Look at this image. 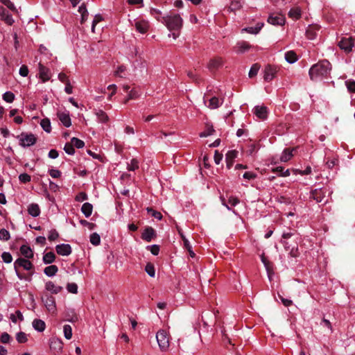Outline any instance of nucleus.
<instances>
[{
    "label": "nucleus",
    "instance_id": "nucleus-41",
    "mask_svg": "<svg viewBox=\"0 0 355 355\" xmlns=\"http://www.w3.org/2000/svg\"><path fill=\"white\" fill-rule=\"evenodd\" d=\"M128 171H134L139 168V162L136 159H132L130 164H128L127 167Z\"/></svg>",
    "mask_w": 355,
    "mask_h": 355
},
{
    "label": "nucleus",
    "instance_id": "nucleus-26",
    "mask_svg": "<svg viewBox=\"0 0 355 355\" xmlns=\"http://www.w3.org/2000/svg\"><path fill=\"white\" fill-rule=\"evenodd\" d=\"M293 235H294V233L291 232H284L282 234L281 243L283 244V245L284 246V248L287 251H288V250L290 249V245L288 244V242L286 241V239L291 238Z\"/></svg>",
    "mask_w": 355,
    "mask_h": 355
},
{
    "label": "nucleus",
    "instance_id": "nucleus-3",
    "mask_svg": "<svg viewBox=\"0 0 355 355\" xmlns=\"http://www.w3.org/2000/svg\"><path fill=\"white\" fill-rule=\"evenodd\" d=\"M19 267H22L26 270H31L34 268L33 263L27 259L18 258L14 263V268L20 279H26V277L19 272Z\"/></svg>",
    "mask_w": 355,
    "mask_h": 355
},
{
    "label": "nucleus",
    "instance_id": "nucleus-23",
    "mask_svg": "<svg viewBox=\"0 0 355 355\" xmlns=\"http://www.w3.org/2000/svg\"><path fill=\"white\" fill-rule=\"evenodd\" d=\"M93 210V206L89 202H85L81 207V211L85 216L86 218H88L91 216Z\"/></svg>",
    "mask_w": 355,
    "mask_h": 355
},
{
    "label": "nucleus",
    "instance_id": "nucleus-62",
    "mask_svg": "<svg viewBox=\"0 0 355 355\" xmlns=\"http://www.w3.org/2000/svg\"><path fill=\"white\" fill-rule=\"evenodd\" d=\"M241 7V4L240 1H234L232 2L230 8L231 9L232 11H234V10L239 9Z\"/></svg>",
    "mask_w": 355,
    "mask_h": 355
},
{
    "label": "nucleus",
    "instance_id": "nucleus-4",
    "mask_svg": "<svg viewBox=\"0 0 355 355\" xmlns=\"http://www.w3.org/2000/svg\"><path fill=\"white\" fill-rule=\"evenodd\" d=\"M17 138L19 139L20 146L23 147H29L37 141V137L32 133L22 132Z\"/></svg>",
    "mask_w": 355,
    "mask_h": 355
},
{
    "label": "nucleus",
    "instance_id": "nucleus-58",
    "mask_svg": "<svg viewBox=\"0 0 355 355\" xmlns=\"http://www.w3.org/2000/svg\"><path fill=\"white\" fill-rule=\"evenodd\" d=\"M10 336L6 333V332H3L1 335V337H0V340L2 343H8L10 342Z\"/></svg>",
    "mask_w": 355,
    "mask_h": 355
},
{
    "label": "nucleus",
    "instance_id": "nucleus-24",
    "mask_svg": "<svg viewBox=\"0 0 355 355\" xmlns=\"http://www.w3.org/2000/svg\"><path fill=\"white\" fill-rule=\"evenodd\" d=\"M58 115L60 121L65 127H69L71 125V119L68 114L62 112L58 113Z\"/></svg>",
    "mask_w": 355,
    "mask_h": 355
},
{
    "label": "nucleus",
    "instance_id": "nucleus-34",
    "mask_svg": "<svg viewBox=\"0 0 355 355\" xmlns=\"http://www.w3.org/2000/svg\"><path fill=\"white\" fill-rule=\"evenodd\" d=\"M145 271L151 277H154L155 275V270L154 265L152 263H148L145 267Z\"/></svg>",
    "mask_w": 355,
    "mask_h": 355
},
{
    "label": "nucleus",
    "instance_id": "nucleus-50",
    "mask_svg": "<svg viewBox=\"0 0 355 355\" xmlns=\"http://www.w3.org/2000/svg\"><path fill=\"white\" fill-rule=\"evenodd\" d=\"M67 288V291L71 293L76 294L78 292V286L75 283H68Z\"/></svg>",
    "mask_w": 355,
    "mask_h": 355
},
{
    "label": "nucleus",
    "instance_id": "nucleus-36",
    "mask_svg": "<svg viewBox=\"0 0 355 355\" xmlns=\"http://www.w3.org/2000/svg\"><path fill=\"white\" fill-rule=\"evenodd\" d=\"M90 242L94 245H98L101 243V237L98 234L94 232L90 236Z\"/></svg>",
    "mask_w": 355,
    "mask_h": 355
},
{
    "label": "nucleus",
    "instance_id": "nucleus-48",
    "mask_svg": "<svg viewBox=\"0 0 355 355\" xmlns=\"http://www.w3.org/2000/svg\"><path fill=\"white\" fill-rule=\"evenodd\" d=\"M3 261L6 263H10L12 261V257L10 252H4L1 255Z\"/></svg>",
    "mask_w": 355,
    "mask_h": 355
},
{
    "label": "nucleus",
    "instance_id": "nucleus-7",
    "mask_svg": "<svg viewBox=\"0 0 355 355\" xmlns=\"http://www.w3.org/2000/svg\"><path fill=\"white\" fill-rule=\"evenodd\" d=\"M277 72V69L276 67L268 64L264 69V80L267 82L271 81L275 78Z\"/></svg>",
    "mask_w": 355,
    "mask_h": 355
},
{
    "label": "nucleus",
    "instance_id": "nucleus-13",
    "mask_svg": "<svg viewBox=\"0 0 355 355\" xmlns=\"http://www.w3.org/2000/svg\"><path fill=\"white\" fill-rule=\"evenodd\" d=\"M223 65V60L221 58H215L210 60L207 67L211 72H214Z\"/></svg>",
    "mask_w": 355,
    "mask_h": 355
},
{
    "label": "nucleus",
    "instance_id": "nucleus-43",
    "mask_svg": "<svg viewBox=\"0 0 355 355\" xmlns=\"http://www.w3.org/2000/svg\"><path fill=\"white\" fill-rule=\"evenodd\" d=\"M326 165L329 168H334L336 165L338 164V160L336 158L330 159L329 157L325 158Z\"/></svg>",
    "mask_w": 355,
    "mask_h": 355
},
{
    "label": "nucleus",
    "instance_id": "nucleus-6",
    "mask_svg": "<svg viewBox=\"0 0 355 355\" xmlns=\"http://www.w3.org/2000/svg\"><path fill=\"white\" fill-rule=\"evenodd\" d=\"M42 301L49 312H54L55 311V300L52 295L44 293L42 296Z\"/></svg>",
    "mask_w": 355,
    "mask_h": 355
},
{
    "label": "nucleus",
    "instance_id": "nucleus-22",
    "mask_svg": "<svg viewBox=\"0 0 355 355\" xmlns=\"http://www.w3.org/2000/svg\"><path fill=\"white\" fill-rule=\"evenodd\" d=\"M20 252L26 259H31L34 255L31 248L26 245H22L21 246Z\"/></svg>",
    "mask_w": 355,
    "mask_h": 355
},
{
    "label": "nucleus",
    "instance_id": "nucleus-64",
    "mask_svg": "<svg viewBox=\"0 0 355 355\" xmlns=\"http://www.w3.org/2000/svg\"><path fill=\"white\" fill-rule=\"evenodd\" d=\"M223 159V154L220 153L218 150L215 151L214 153V162L216 164H219Z\"/></svg>",
    "mask_w": 355,
    "mask_h": 355
},
{
    "label": "nucleus",
    "instance_id": "nucleus-33",
    "mask_svg": "<svg viewBox=\"0 0 355 355\" xmlns=\"http://www.w3.org/2000/svg\"><path fill=\"white\" fill-rule=\"evenodd\" d=\"M50 347L56 349L58 352L62 349V343L60 340H54L51 342Z\"/></svg>",
    "mask_w": 355,
    "mask_h": 355
},
{
    "label": "nucleus",
    "instance_id": "nucleus-60",
    "mask_svg": "<svg viewBox=\"0 0 355 355\" xmlns=\"http://www.w3.org/2000/svg\"><path fill=\"white\" fill-rule=\"evenodd\" d=\"M75 199L78 202H83L87 199V195L85 192H80L76 196Z\"/></svg>",
    "mask_w": 355,
    "mask_h": 355
},
{
    "label": "nucleus",
    "instance_id": "nucleus-12",
    "mask_svg": "<svg viewBox=\"0 0 355 355\" xmlns=\"http://www.w3.org/2000/svg\"><path fill=\"white\" fill-rule=\"evenodd\" d=\"M56 252L62 256H68L71 253V248L69 244H59L55 247Z\"/></svg>",
    "mask_w": 355,
    "mask_h": 355
},
{
    "label": "nucleus",
    "instance_id": "nucleus-52",
    "mask_svg": "<svg viewBox=\"0 0 355 355\" xmlns=\"http://www.w3.org/2000/svg\"><path fill=\"white\" fill-rule=\"evenodd\" d=\"M103 17L101 15H95L94 19V20L92 21V32H94V29H95V27H96V24L98 22L103 21Z\"/></svg>",
    "mask_w": 355,
    "mask_h": 355
},
{
    "label": "nucleus",
    "instance_id": "nucleus-61",
    "mask_svg": "<svg viewBox=\"0 0 355 355\" xmlns=\"http://www.w3.org/2000/svg\"><path fill=\"white\" fill-rule=\"evenodd\" d=\"M49 173L53 178H58L61 176V172L57 169H51Z\"/></svg>",
    "mask_w": 355,
    "mask_h": 355
},
{
    "label": "nucleus",
    "instance_id": "nucleus-20",
    "mask_svg": "<svg viewBox=\"0 0 355 355\" xmlns=\"http://www.w3.org/2000/svg\"><path fill=\"white\" fill-rule=\"evenodd\" d=\"M293 150H295V148H285L281 155L280 160L283 162H286L290 160L293 156Z\"/></svg>",
    "mask_w": 355,
    "mask_h": 355
},
{
    "label": "nucleus",
    "instance_id": "nucleus-27",
    "mask_svg": "<svg viewBox=\"0 0 355 355\" xmlns=\"http://www.w3.org/2000/svg\"><path fill=\"white\" fill-rule=\"evenodd\" d=\"M58 271V268L55 265H51L49 266L46 267L44 269V274L49 277L54 276L57 273Z\"/></svg>",
    "mask_w": 355,
    "mask_h": 355
},
{
    "label": "nucleus",
    "instance_id": "nucleus-53",
    "mask_svg": "<svg viewBox=\"0 0 355 355\" xmlns=\"http://www.w3.org/2000/svg\"><path fill=\"white\" fill-rule=\"evenodd\" d=\"M345 85L349 92H355V80H347Z\"/></svg>",
    "mask_w": 355,
    "mask_h": 355
},
{
    "label": "nucleus",
    "instance_id": "nucleus-45",
    "mask_svg": "<svg viewBox=\"0 0 355 355\" xmlns=\"http://www.w3.org/2000/svg\"><path fill=\"white\" fill-rule=\"evenodd\" d=\"M147 211L148 214H151L152 216H153L154 218H155L158 220H161L162 218V214L159 211L154 210L153 208L148 207Z\"/></svg>",
    "mask_w": 355,
    "mask_h": 355
},
{
    "label": "nucleus",
    "instance_id": "nucleus-11",
    "mask_svg": "<svg viewBox=\"0 0 355 355\" xmlns=\"http://www.w3.org/2000/svg\"><path fill=\"white\" fill-rule=\"evenodd\" d=\"M253 113L259 119L264 120L268 117V108L264 105H257L254 107Z\"/></svg>",
    "mask_w": 355,
    "mask_h": 355
},
{
    "label": "nucleus",
    "instance_id": "nucleus-19",
    "mask_svg": "<svg viewBox=\"0 0 355 355\" xmlns=\"http://www.w3.org/2000/svg\"><path fill=\"white\" fill-rule=\"evenodd\" d=\"M39 71L40 77L42 80V82H46L50 79V76L49 75V69L41 63L39 64Z\"/></svg>",
    "mask_w": 355,
    "mask_h": 355
},
{
    "label": "nucleus",
    "instance_id": "nucleus-54",
    "mask_svg": "<svg viewBox=\"0 0 355 355\" xmlns=\"http://www.w3.org/2000/svg\"><path fill=\"white\" fill-rule=\"evenodd\" d=\"M19 180L22 183H27V182H29L31 181V178L27 173H22V174L19 175Z\"/></svg>",
    "mask_w": 355,
    "mask_h": 355
},
{
    "label": "nucleus",
    "instance_id": "nucleus-39",
    "mask_svg": "<svg viewBox=\"0 0 355 355\" xmlns=\"http://www.w3.org/2000/svg\"><path fill=\"white\" fill-rule=\"evenodd\" d=\"M71 143L73 144V147H76L77 148H81L85 146L84 141L76 137H73L71 139Z\"/></svg>",
    "mask_w": 355,
    "mask_h": 355
},
{
    "label": "nucleus",
    "instance_id": "nucleus-42",
    "mask_svg": "<svg viewBox=\"0 0 355 355\" xmlns=\"http://www.w3.org/2000/svg\"><path fill=\"white\" fill-rule=\"evenodd\" d=\"M315 30H318V26H315V28H314V27H311V26H310V27L307 29V31H306V36H307V37H308L309 39H310V40H313V39H314V38H315V35H316V33H315Z\"/></svg>",
    "mask_w": 355,
    "mask_h": 355
},
{
    "label": "nucleus",
    "instance_id": "nucleus-47",
    "mask_svg": "<svg viewBox=\"0 0 355 355\" xmlns=\"http://www.w3.org/2000/svg\"><path fill=\"white\" fill-rule=\"evenodd\" d=\"M17 340L19 343H24L27 341L26 334L24 332H19L16 336Z\"/></svg>",
    "mask_w": 355,
    "mask_h": 355
},
{
    "label": "nucleus",
    "instance_id": "nucleus-18",
    "mask_svg": "<svg viewBox=\"0 0 355 355\" xmlns=\"http://www.w3.org/2000/svg\"><path fill=\"white\" fill-rule=\"evenodd\" d=\"M135 28L137 31L144 34L148 31L149 25L148 21L141 20L135 22Z\"/></svg>",
    "mask_w": 355,
    "mask_h": 355
},
{
    "label": "nucleus",
    "instance_id": "nucleus-32",
    "mask_svg": "<svg viewBox=\"0 0 355 355\" xmlns=\"http://www.w3.org/2000/svg\"><path fill=\"white\" fill-rule=\"evenodd\" d=\"M214 132H215V130L212 125H207L206 129L205 130V131H203L202 132H201L200 134V137H207L208 136L211 135Z\"/></svg>",
    "mask_w": 355,
    "mask_h": 355
},
{
    "label": "nucleus",
    "instance_id": "nucleus-30",
    "mask_svg": "<svg viewBox=\"0 0 355 355\" xmlns=\"http://www.w3.org/2000/svg\"><path fill=\"white\" fill-rule=\"evenodd\" d=\"M40 125L43 130L46 132H50L51 130V122L48 118H44L41 120Z\"/></svg>",
    "mask_w": 355,
    "mask_h": 355
},
{
    "label": "nucleus",
    "instance_id": "nucleus-37",
    "mask_svg": "<svg viewBox=\"0 0 355 355\" xmlns=\"http://www.w3.org/2000/svg\"><path fill=\"white\" fill-rule=\"evenodd\" d=\"M221 105L220 100L217 97H212L209 100V107L211 109H216L218 107Z\"/></svg>",
    "mask_w": 355,
    "mask_h": 355
},
{
    "label": "nucleus",
    "instance_id": "nucleus-49",
    "mask_svg": "<svg viewBox=\"0 0 355 355\" xmlns=\"http://www.w3.org/2000/svg\"><path fill=\"white\" fill-rule=\"evenodd\" d=\"M10 239V233L6 229L0 230V239L3 241H8Z\"/></svg>",
    "mask_w": 355,
    "mask_h": 355
},
{
    "label": "nucleus",
    "instance_id": "nucleus-44",
    "mask_svg": "<svg viewBox=\"0 0 355 355\" xmlns=\"http://www.w3.org/2000/svg\"><path fill=\"white\" fill-rule=\"evenodd\" d=\"M3 99L8 103H12L15 99V95L11 92H6L3 95Z\"/></svg>",
    "mask_w": 355,
    "mask_h": 355
},
{
    "label": "nucleus",
    "instance_id": "nucleus-46",
    "mask_svg": "<svg viewBox=\"0 0 355 355\" xmlns=\"http://www.w3.org/2000/svg\"><path fill=\"white\" fill-rule=\"evenodd\" d=\"M64 150L69 155H73L75 153L74 147L71 142H68L64 145Z\"/></svg>",
    "mask_w": 355,
    "mask_h": 355
},
{
    "label": "nucleus",
    "instance_id": "nucleus-14",
    "mask_svg": "<svg viewBox=\"0 0 355 355\" xmlns=\"http://www.w3.org/2000/svg\"><path fill=\"white\" fill-rule=\"evenodd\" d=\"M238 153H239L238 151L236 150H230L227 153L225 160H226V166H227V168L230 169L232 168L233 163H234V160L237 157Z\"/></svg>",
    "mask_w": 355,
    "mask_h": 355
},
{
    "label": "nucleus",
    "instance_id": "nucleus-25",
    "mask_svg": "<svg viewBox=\"0 0 355 355\" xmlns=\"http://www.w3.org/2000/svg\"><path fill=\"white\" fill-rule=\"evenodd\" d=\"M33 327L35 330L40 332H42L45 329L46 324L43 320L40 319H35L33 322Z\"/></svg>",
    "mask_w": 355,
    "mask_h": 355
},
{
    "label": "nucleus",
    "instance_id": "nucleus-2",
    "mask_svg": "<svg viewBox=\"0 0 355 355\" xmlns=\"http://www.w3.org/2000/svg\"><path fill=\"white\" fill-rule=\"evenodd\" d=\"M158 21L165 24L170 31H179L183 25V20L180 15L172 12L162 17V19H158Z\"/></svg>",
    "mask_w": 355,
    "mask_h": 355
},
{
    "label": "nucleus",
    "instance_id": "nucleus-8",
    "mask_svg": "<svg viewBox=\"0 0 355 355\" xmlns=\"http://www.w3.org/2000/svg\"><path fill=\"white\" fill-rule=\"evenodd\" d=\"M327 191L325 189H315L311 191V198L315 200L317 202H322L325 197Z\"/></svg>",
    "mask_w": 355,
    "mask_h": 355
},
{
    "label": "nucleus",
    "instance_id": "nucleus-5",
    "mask_svg": "<svg viewBox=\"0 0 355 355\" xmlns=\"http://www.w3.org/2000/svg\"><path fill=\"white\" fill-rule=\"evenodd\" d=\"M156 338L161 350L166 351L169 346V340L167 333L164 330H159L156 335Z\"/></svg>",
    "mask_w": 355,
    "mask_h": 355
},
{
    "label": "nucleus",
    "instance_id": "nucleus-1",
    "mask_svg": "<svg viewBox=\"0 0 355 355\" xmlns=\"http://www.w3.org/2000/svg\"><path fill=\"white\" fill-rule=\"evenodd\" d=\"M331 69V63L327 60H323L313 64L310 68L309 74L311 80L317 81L320 78L327 77Z\"/></svg>",
    "mask_w": 355,
    "mask_h": 355
},
{
    "label": "nucleus",
    "instance_id": "nucleus-35",
    "mask_svg": "<svg viewBox=\"0 0 355 355\" xmlns=\"http://www.w3.org/2000/svg\"><path fill=\"white\" fill-rule=\"evenodd\" d=\"M96 116H97L98 120L101 122H102V123H105L109 119L108 116L107 115V114L104 111H103L101 110H99L96 112Z\"/></svg>",
    "mask_w": 355,
    "mask_h": 355
},
{
    "label": "nucleus",
    "instance_id": "nucleus-17",
    "mask_svg": "<svg viewBox=\"0 0 355 355\" xmlns=\"http://www.w3.org/2000/svg\"><path fill=\"white\" fill-rule=\"evenodd\" d=\"M0 15L3 20L8 25H12L14 23V20L12 16L9 14L8 11L6 8L3 7L0 8Z\"/></svg>",
    "mask_w": 355,
    "mask_h": 355
},
{
    "label": "nucleus",
    "instance_id": "nucleus-29",
    "mask_svg": "<svg viewBox=\"0 0 355 355\" xmlns=\"http://www.w3.org/2000/svg\"><path fill=\"white\" fill-rule=\"evenodd\" d=\"M285 59L289 63H294L297 60V56L295 51H289L285 53Z\"/></svg>",
    "mask_w": 355,
    "mask_h": 355
},
{
    "label": "nucleus",
    "instance_id": "nucleus-28",
    "mask_svg": "<svg viewBox=\"0 0 355 355\" xmlns=\"http://www.w3.org/2000/svg\"><path fill=\"white\" fill-rule=\"evenodd\" d=\"M55 254L53 252H49L44 254L43 261L46 264H50L55 261Z\"/></svg>",
    "mask_w": 355,
    "mask_h": 355
},
{
    "label": "nucleus",
    "instance_id": "nucleus-51",
    "mask_svg": "<svg viewBox=\"0 0 355 355\" xmlns=\"http://www.w3.org/2000/svg\"><path fill=\"white\" fill-rule=\"evenodd\" d=\"M1 2L13 12H17L16 7L10 0H1Z\"/></svg>",
    "mask_w": 355,
    "mask_h": 355
},
{
    "label": "nucleus",
    "instance_id": "nucleus-38",
    "mask_svg": "<svg viewBox=\"0 0 355 355\" xmlns=\"http://www.w3.org/2000/svg\"><path fill=\"white\" fill-rule=\"evenodd\" d=\"M63 331H64V337L69 340L72 337V329H71V327L69 324H65L64 327H63Z\"/></svg>",
    "mask_w": 355,
    "mask_h": 355
},
{
    "label": "nucleus",
    "instance_id": "nucleus-57",
    "mask_svg": "<svg viewBox=\"0 0 355 355\" xmlns=\"http://www.w3.org/2000/svg\"><path fill=\"white\" fill-rule=\"evenodd\" d=\"M272 3L279 8L284 6L290 0H271Z\"/></svg>",
    "mask_w": 355,
    "mask_h": 355
},
{
    "label": "nucleus",
    "instance_id": "nucleus-40",
    "mask_svg": "<svg viewBox=\"0 0 355 355\" xmlns=\"http://www.w3.org/2000/svg\"><path fill=\"white\" fill-rule=\"evenodd\" d=\"M259 69H260V65L259 64H257V63L254 64L251 67V69H250V70L249 71V73H248L249 77L250 78L254 77L257 74Z\"/></svg>",
    "mask_w": 355,
    "mask_h": 355
},
{
    "label": "nucleus",
    "instance_id": "nucleus-9",
    "mask_svg": "<svg viewBox=\"0 0 355 355\" xmlns=\"http://www.w3.org/2000/svg\"><path fill=\"white\" fill-rule=\"evenodd\" d=\"M339 47L344 50L345 52H350L354 46V42L352 37L345 38L343 37L338 42Z\"/></svg>",
    "mask_w": 355,
    "mask_h": 355
},
{
    "label": "nucleus",
    "instance_id": "nucleus-31",
    "mask_svg": "<svg viewBox=\"0 0 355 355\" xmlns=\"http://www.w3.org/2000/svg\"><path fill=\"white\" fill-rule=\"evenodd\" d=\"M288 16L294 19H298L301 17V10L298 8H293L288 12Z\"/></svg>",
    "mask_w": 355,
    "mask_h": 355
},
{
    "label": "nucleus",
    "instance_id": "nucleus-15",
    "mask_svg": "<svg viewBox=\"0 0 355 355\" xmlns=\"http://www.w3.org/2000/svg\"><path fill=\"white\" fill-rule=\"evenodd\" d=\"M268 21L272 25L282 26L285 23V17L282 15H270L268 19Z\"/></svg>",
    "mask_w": 355,
    "mask_h": 355
},
{
    "label": "nucleus",
    "instance_id": "nucleus-55",
    "mask_svg": "<svg viewBox=\"0 0 355 355\" xmlns=\"http://www.w3.org/2000/svg\"><path fill=\"white\" fill-rule=\"evenodd\" d=\"M288 250H290L289 254L291 255V257L295 258L299 257L300 252L298 251L297 245L296 246L292 247L291 248H290Z\"/></svg>",
    "mask_w": 355,
    "mask_h": 355
},
{
    "label": "nucleus",
    "instance_id": "nucleus-21",
    "mask_svg": "<svg viewBox=\"0 0 355 355\" xmlns=\"http://www.w3.org/2000/svg\"><path fill=\"white\" fill-rule=\"evenodd\" d=\"M28 212L33 217L38 216L40 214V209L37 204L32 203L28 207Z\"/></svg>",
    "mask_w": 355,
    "mask_h": 355
},
{
    "label": "nucleus",
    "instance_id": "nucleus-63",
    "mask_svg": "<svg viewBox=\"0 0 355 355\" xmlns=\"http://www.w3.org/2000/svg\"><path fill=\"white\" fill-rule=\"evenodd\" d=\"M19 74L23 76L26 77L28 74V69L26 65H22L19 69Z\"/></svg>",
    "mask_w": 355,
    "mask_h": 355
},
{
    "label": "nucleus",
    "instance_id": "nucleus-16",
    "mask_svg": "<svg viewBox=\"0 0 355 355\" xmlns=\"http://www.w3.org/2000/svg\"><path fill=\"white\" fill-rule=\"evenodd\" d=\"M45 288L52 294H58L62 291V287L56 286L53 282L49 281L45 284Z\"/></svg>",
    "mask_w": 355,
    "mask_h": 355
},
{
    "label": "nucleus",
    "instance_id": "nucleus-56",
    "mask_svg": "<svg viewBox=\"0 0 355 355\" xmlns=\"http://www.w3.org/2000/svg\"><path fill=\"white\" fill-rule=\"evenodd\" d=\"M59 236L58 232L55 230H51L49 232L48 239L50 241H53Z\"/></svg>",
    "mask_w": 355,
    "mask_h": 355
},
{
    "label": "nucleus",
    "instance_id": "nucleus-10",
    "mask_svg": "<svg viewBox=\"0 0 355 355\" xmlns=\"http://www.w3.org/2000/svg\"><path fill=\"white\" fill-rule=\"evenodd\" d=\"M156 232L152 227H146L141 234V239L147 242H150L156 237Z\"/></svg>",
    "mask_w": 355,
    "mask_h": 355
},
{
    "label": "nucleus",
    "instance_id": "nucleus-59",
    "mask_svg": "<svg viewBox=\"0 0 355 355\" xmlns=\"http://www.w3.org/2000/svg\"><path fill=\"white\" fill-rule=\"evenodd\" d=\"M147 249H149L153 255H157L159 252V246L157 245L148 246Z\"/></svg>",
    "mask_w": 355,
    "mask_h": 355
}]
</instances>
